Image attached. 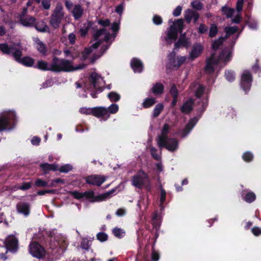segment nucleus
<instances>
[{"instance_id": "f257e3e1", "label": "nucleus", "mask_w": 261, "mask_h": 261, "mask_svg": "<svg viewBox=\"0 0 261 261\" xmlns=\"http://www.w3.org/2000/svg\"><path fill=\"white\" fill-rule=\"evenodd\" d=\"M73 69L71 62L69 60L60 59L56 56L53 57L50 65V71L54 72H69Z\"/></svg>"}, {"instance_id": "f03ea898", "label": "nucleus", "mask_w": 261, "mask_h": 261, "mask_svg": "<svg viewBox=\"0 0 261 261\" xmlns=\"http://www.w3.org/2000/svg\"><path fill=\"white\" fill-rule=\"evenodd\" d=\"M149 182L148 174L142 169L139 170L131 179L132 185L139 189H142L145 185Z\"/></svg>"}, {"instance_id": "7ed1b4c3", "label": "nucleus", "mask_w": 261, "mask_h": 261, "mask_svg": "<svg viewBox=\"0 0 261 261\" xmlns=\"http://www.w3.org/2000/svg\"><path fill=\"white\" fill-rule=\"evenodd\" d=\"M184 29V20L182 19H178L169 28L167 37L166 40H176L178 36V32L181 33Z\"/></svg>"}, {"instance_id": "20e7f679", "label": "nucleus", "mask_w": 261, "mask_h": 261, "mask_svg": "<svg viewBox=\"0 0 261 261\" xmlns=\"http://www.w3.org/2000/svg\"><path fill=\"white\" fill-rule=\"evenodd\" d=\"M29 252L34 257L44 259L47 252L44 247L37 242H33L29 245Z\"/></svg>"}, {"instance_id": "39448f33", "label": "nucleus", "mask_w": 261, "mask_h": 261, "mask_svg": "<svg viewBox=\"0 0 261 261\" xmlns=\"http://www.w3.org/2000/svg\"><path fill=\"white\" fill-rule=\"evenodd\" d=\"M16 116L13 113H9L0 117V132L7 128H12L16 124Z\"/></svg>"}, {"instance_id": "423d86ee", "label": "nucleus", "mask_w": 261, "mask_h": 261, "mask_svg": "<svg viewBox=\"0 0 261 261\" xmlns=\"http://www.w3.org/2000/svg\"><path fill=\"white\" fill-rule=\"evenodd\" d=\"M112 191H109L106 193L100 194L98 196H95L93 191H86L83 192V199L89 200L91 202L101 201L107 198L112 193Z\"/></svg>"}, {"instance_id": "0eeeda50", "label": "nucleus", "mask_w": 261, "mask_h": 261, "mask_svg": "<svg viewBox=\"0 0 261 261\" xmlns=\"http://www.w3.org/2000/svg\"><path fill=\"white\" fill-rule=\"evenodd\" d=\"M253 81V77L251 72L248 70H245L242 74L240 86L245 93L250 90Z\"/></svg>"}, {"instance_id": "6e6552de", "label": "nucleus", "mask_w": 261, "mask_h": 261, "mask_svg": "<svg viewBox=\"0 0 261 261\" xmlns=\"http://www.w3.org/2000/svg\"><path fill=\"white\" fill-rule=\"evenodd\" d=\"M81 112L87 114H91L97 118L107 117L108 111L105 107H95L88 110H82Z\"/></svg>"}, {"instance_id": "1a4fd4ad", "label": "nucleus", "mask_w": 261, "mask_h": 261, "mask_svg": "<svg viewBox=\"0 0 261 261\" xmlns=\"http://www.w3.org/2000/svg\"><path fill=\"white\" fill-rule=\"evenodd\" d=\"M85 180L88 185L100 186L106 181V178L103 175L92 174L85 177Z\"/></svg>"}, {"instance_id": "9d476101", "label": "nucleus", "mask_w": 261, "mask_h": 261, "mask_svg": "<svg viewBox=\"0 0 261 261\" xmlns=\"http://www.w3.org/2000/svg\"><path fill=\"white\" fill-rule=\"evenodd\" d=\"M5 246L7 249L12 252H15L18 249V240L14 236H9L5 240Z\"/></svg>"}, {"instance_id": "9b49d317", "label": "nucleus", "mask_w": 261, "mask_h": 261, "mask_svg": "<svg viewBox=\"0 0 261 261\" xmlns=\"http://www.w3.org/2000/svg\"><path fill=\"white\" fill-rule=\"evenodd\" d=\"M158 145L161 149L165 148L169 151H174L178 148V141L175 138H170L164 141L162 144L158 143Z\"/></svg>"}, {"instance_id": "f8f14e48", "label": "nucleus", "mask_w": 261, "mask_h": 261, "mask_svg": "<svg viewBox=\"0 0 261 261\" xmlns=\"http://www.w3.org/2000/svg\"><path fill=\"white\" fill-rule=\"evenodd\" d=\"M203 49V46L200 43H196L193 45L192 50L190 53V59L194 60L201 54Z\"/></svg>"}, {"instance_id": "ddd939ff", "label": "nucleus", "mask_w": 261, "mask_h": 261, "mask_svg": "<svg viewBox=\"0 0 261 261\" xmlns=\"http://www.w3.org/2000/svg\"><path fill=\"white\" fill-rule=\"evenodd\" d=\"M16 210L18 213L27 217L30 213V205L28 203L20 202L16 205Z\"/></svg>"}, {"instance_id": "4468645a", "label": "nucleus", "mask_w": 261, "mask_h": 261, "mask_svg": "<svg viewBox=\"0 0 261 261\" xmlns=\"http://www.w3.org/2000/svg\"><path fill=\"white\" fill-rule=\"evenodd\" d=\"M36 18L31 15H27L24 18H20L18 23L27 28H33Z\"/></svg>"}, {"instance_id": "2eb2a0df", "label": "nucleus", "mask_w": 261, "mask_h": 261, "mask_svg": "<svg viewBox=\"0 0 261 261\" xmlns=\"http://www.w3.org/2000/svg\"><path fill=\"white\" fill-rule=\"evenodd\" d=\"M194 100L193 98H189L188 100L184 102L180 108V111L182 113L189 114L193 109Z\"/></svg>"}, {"instance_id": "dca6fc26", "label": "nucleus", "mask_w": 261, "mask_h": 261, "mask_svg": "<svg viewBox=\"0 0 261 261\" xmlns=\"http://www.w3.org/2000/svg\"><path fill=\"white\" fill-rule=\"evenodd\" d=\"M130 66L135 72L140 73L143 69V64L139 59L133 58L130 62Z\"/></svg>"}, {"instance_id": "f3484780", "label": "nucleus", "mask_w": 261, "mask_h": 261, "mask_svg": "<svg viewBox=\"0 0 261 261\" xmlns=\"http://www.w3.org/2000/svg\"><path fill=\"white\" fill-rule=\"evenodd\" d=\"M170 126L167 123H165L162 130L161 134L158 137V144H162L164 141H167L168 139V134L169 132Z\"/></svg>"}, {"instance_id": "a211bd4d", "label": "nucleus", "mask_w": 261, "mask_h": 261, "mask_svg": "<svg viewBox=\"0 0 261 261\" xmlns=\"http://www.w3.org/2000/svg\"><path fill=\"white\" fill-rule=\"evenodd\" d=\"M246 190H243L241 192L242 199L247 203H250L256 199V195L253 192L246 193Z\"/></svg>"}, {"instance_id": "6ab92c4d", "label": "nucleus", "mask_w": 261, "mask_h": 261, "mask_svg": "<svg viewBox=\"0 0 261 261\" xmlns=\"http://www.w3.org/2000/svg\"><path fill=\"white\" fill-rule=\"evenodd\" d=\"M33 28H35L39 32H49V27L43 21H37L36 20Z\"/></svg>"}, {"instance_id": "aec40b11", "label": "nucleus", "mask_w": 261, "mask_h": 261, "mask_svg": "<svg viewBox=\"0 0 261 261\" xmlns=\"http://www.w3.org/2000/svg\"><path fill=\"white\" fill-rule=\"evenodd\" d=\"M40 167L45 174H47L50 171H56L58 170V166L54 164L43 163L40 164Z\"/></svg>"}, {"instance_id": "412c9836", "label": "nucleus", "mask_w": 261, "mask_h": 261, "mask_svg": "<svg viewBox=\"0 0 261 261\" xmlns=\"http://www.w3.org/2000/svg\"><path fill=\"white\" fill-rule=\"evenodd\" d=\"M63 17L57 14H53L51 16L50 20V24L54 29L59 28L60 24L61 22V20Z\"/></svg>"}, {"instance_id": "4be33fe9", "label": "nucleus", "mask_w": 261, "mask_h": 261, "mask_svg": "<svg viewBox=\"0 0 261 261\" xmlns=\"http://www.w3.org/2000/svg\"><path fill=\"white\" fill-rule=\"evenodd\" d=\"M100 78V76L95 72H92L90 76L89 80L93 85L94 88L95 89L98 90L100 89V87L98 84V81Z\"/></svg>"}, {"instance_id": "5701e85b", "label": "nucleus", "mask_w": 261, "mask_h": 261, "mask_svg": "<svg viewBox=\"0 0 261 261\" xmlns=\"http://www.w3.org/2000/svg\"><path fill=\"white\" fill-rule=\"evenodd\" d=\"M150 91L154 95H161L164 92V86L161 83H156L153 84Z\"/></svg>"}, {"instance_id": "b1692460", "label": "nucleus", "mask_w": 261, "mask_h": 261, "mask_svg": "<svg viewBox=\"0 0 261 261\" xmlns=\"http://www.w3.org/2000/svg\"><path fill=\"white\" fill-rule=\"evenodd\" d=\"M197 121L198 119L196 117L191 119L189 122L186 125V126L183 130V134L185 135L189 134L197 123Z\"/></svg>"}, {"instance_id": "393cba45", "label": "nucleus", "mask_w": 261, "mask_h": 261, "mask_svg": "<svg viewBox=\"0 0 261 261\" xmlns=\"http://www.w3.org/2000/svg\"><path fill=\"white\" fill-rule=\"evenodd\" d=\"M37 44V50L43 56H46L47 52V47L42 41H40L39 38H37L36 40Z\"/></svg>"}, {"instance_id": "a878e982", "label": "nucleus", "mask_w": 261, "mask_h": 261, "mask_svg": "<svg viewBox=\"0 0 261 261\" xmlns=\"http://www.w3.org/2000/svg\"><path fill=\"white\" fill-rule=\"evenodd\" d=\"M218 64V63L217 62H214L206 59V65L204 68L205 72L208 74L213 73L215 71L214 65H217Z\"/></svg>"}, {"instance_id": "bb28decb", "label": "nucleus", "mask_w": 261, "mask_h": 261, "mask_svg": "<svg viewBox=\"0 0 261 261\" xmlns=\"http://www.w3.org/2000/svg\"><path fill=\"white\" fill-rule=\"evenodd\" d=\"M72 12L74 19L78 20L83 14V9L80 5H75Z\"/></svg>"}, {"instance_id": "cd10ccee", "label": "nucleus", "mask_w": 261, "mask_h": 261, "mask_svg": "<svg viewBox=\"0 0 261 261\" xmlns=\"http://www.w3.org/2000/svg\"><path fill=\"white\" fill-rule=\"evenodd\" d=\"M93 24L94 22L91 20H88L87 23L84 24V26L80 29L81 36L82 37H85Z\"/></svg>"}, {"instance_id": "c85d7f7f", "label": "nucleus", "mask_w": 261, "mask_h": 261, "mask_svg": "<svg viewBox=\"0 0 261 261\" xmlns=\"http://www.w3.org/2000/svg\"><path fill=\"white\" fill-rule=\"evenodd\" d=\"M14 49H15V47L13 46H9L7 43L0 44V50L4 54L10 55L11 53L12 50Z\"/></svg>"}, {"instance_id": "c756f323", "label": "nucleus", "mask_w": 261, "mask_h": 261, "mask_svg": "<svg viewBox=\"0 0 261 261\" xmlns=\"http://www.w3.org/2000/svg\"><path fill=\"white\" fill-rule=\"evenodd\" d=\"M225 38L222 36L219 37L217 39L215 40L212 43V48L213 50H217L220 46L222 45Z\"/></svg>"}, {"instance_id": "7c9ffc66", "label": "nucleus", "mask_w": 261, "mask_h": 261, "mask_svg": "<svg viewBox=\"0 0 261 261\" xmlns=\"http://www.w3.org/2000/svg\"><path fill=\"white\" fill-rule=\"evenodd\" d=\"M190 45V42L188 39L179 38L178 41L175 43V48H179L180 47H188Z\"/></svg>"}, {"instance_id": "2f4dec72", "label": "nucleus", "mask_w": 261, "mask_h": 261, "mask_svg": "<svg viewBox=\"0 0 261 261\" xmlns=\"http://www.w3.org/2000/svg\"><path fill=\"white\" fill-rule=\"evenodd\" d=\"M245 22L250 29L254 30L257 29V22L256 20L252 18L251 16H247V18L245 19Z\"/></svg>"}, {"instance_id": "473e14b6", "label": "nucleus", "mask_w": 261, "mask_h": 261, "mask_svg": "<svg viewBox=\"0 0 261 261\" xmlns=\"http://www.w3.org/2000/svg\"><path fill=\"white\" fill-rule=\"evenodd\" d=\"M35 67L42 71H50V66L48 63L42 60L38 61Z\"/></svg>"}, {"instance_id": "72a5a7b5", "label": "nucleus", "mask_w": 261, "mask_h": 261, "mask_svg": "<svg viewBox=\"0 0 261 261\" xmlns=\"http://www.w3.org/2000/svg\"><path fill=\"white\" fill-rule=\"evenodd\" d=\"M27 67H32L34 63V60L30 57L26 56L22 58L19 63Z\"/></svg>"}, {"instance_id": "f704fd0d", "label": "nucleus", "mask_w": 261, "mask_h": 261, "mask_svg": "<svg viewBox=\"0 0 261 261\" xmlns=\"http://www.w3.org/2000/svg\"><path fill=\"white\" fill-rule=\"evenodd\" d=\"M164 109V105L162 103H158L153 111L152 117L153 118L158 117Z\"/></svg>"}, {"instance_id": "c9c22d12", "label": "nucleus", "mask_w": 261, "mask_h": 261, "mask_svg": "<svg viewBox=\"0 0 261 261\" xmlns=\"http://www.w3.org/2000/svg\"><path fill=\"white\" fill-rule=\"evenodd\" d=\"M155 102L156 100L154 98H146L144 99L142 106L144 108H149L154 105Z\"/></svg>"}, {"instance_id": "e433bc0d", "label": "nucleus", "mask_w": 261, "mask_h": 261, "mask_svg": "<svg viewBox=\"0 0 261 261\" xmlns=\"http://www.w3.org/2000/svg\"><path fill=\"white\" fill-rule=\"evenodd\" d=\"M221 11L224 15L226 16L227 18L231 17L234 13V10L233 9L229 8L226 6L222 7Z\"/></svg>"}, {"instance_id": "4c0bfd02", "label": "nucleus", "mask_w": 261, "mask_h": 261, "mask_svg": "<svg viewBox=\"0 0 261 261\" xmlns=\"http://www.w3.org/2000/svg\"><path fill=\"white\" fill-rule=\"evenodd\" d=\"M218 32V29L217 25L215 23H212L211 24L210 29L209 31L208 36L210 38L215 37L217 34Z\"/></svg>"}, {"instance_id": "58836bf2", "label": "nucleus", "mask_w": 261, "mask_h": 261, "mask_svg": "<svg viewBox=\"0 0 261 261\" xmlns=\"http://www.w3.org/2000/svg\"><path fill=\"white\" fill-rule=\"evenodd\" d=\"M237 27H229L225 28V32L226 33L225 39L227 38L230 35H233L238 31Z\"/></svg>"}, {"instance_id": "ea45409f", "label": "nucleus", "mask_w": 261, "mask_h": 261, "mask_svg": "<svg viewBox=\"0 0 261 261\" xmlns=\"http://www.w3.org/2000/svg\"><path fill=\"white\" fill-rule=\"evenodd\" d=\"M225 77L227 81L232 82L235 80L236 74L233 71L228 70L225 72Z\"/></svg>"}, {"instance_id": "a19ab883", "label": "nucleus", "mask_w": 261, "mask_h": 261, "mask_svg": "<svg viewBox=\"0 0 261 261\" xmlns=\"http://www.w3.org/2000/svg\"><path fill=\"white\" fill-rule=\"evenodd\" d=\"M253 154L250 151H246L242 155V159L245 162H251L253 161Z\"/></svg>"}, {"instance_id": "79ce46f5", "label": "nucleus", "mask_w": 261, "mask_h": 261, "mask_svg": "<svg viewBox=\"0 0 261 261\" xmlns=\"http://www.w3.org/2000/svg\"><path fill=\"white\" fill-rule=\"evenodd\" d=\"M108 115L107 118L109 117V113L111 114H115L118 111L119 107L118 105L115 103L111 104L107 109Z\"/></svg>"}, {"instance_id": "37998d69", "label": "nucleus", "mask_w": 261, "mask_h": 261, "mask_svg": "<svg viewBox=\"0 0 261 261\" xmlns=\"http://www.w3.org/2000/svg\"><path fill=\"white\" fill-rule=\"evenodd\" d=\"M13 50H14V51L12 53V56L14 58L15 61L19 63L22 59L21 58L22 56V51L16 48H15Z\"/></svg>"}, {"instance_id": "c03bdc74", "label": "nucleus", "mask_w": 261, "mask_h": 261, "mask_svg": "<svg viewBox=\"0 0 261 261\" xmlns=\"http://www.w3.org/2000/svg\"><path fill=\"white\" fill-rule=\"evenodd\" d=\"M108 97L112 102H117L119 101L120 98V95L115 92H110L108 95Z\"/></svg>"}, {"instance_id": "a18cd8bd", "label": "nucleus", "mask_w": 261, "mask_h": 261, "mask_svg": "<svg viewBox=\"0 0 261 261\" xmlns=\"http://www.w3.org/2000/svg\"><path fill=\"white\" fill-rule=\"evenodd\" d=\"M34 185L38 188H44L48 186V183L41 178H37L35 181Z\"/></svg>"}, {"instance_id": "49530a36", "label": "nucleus", "mask_w": 261, "mask_h": 261, "mask_svg": "<svg viewBox=\"0 0 261 261\" xmlns=\"http://www.w3.org/2000/svg\"><path fill=\"white\" fill-rule=\"evenodd\" d=\"M113 233L118 238L121 239L124 236L125 232L122 230L118 227H115L113 229Z\"/></svg>"}, {"instance_id": "de8ad7c7", "label": "nucleus", "mask_w": 261, "mask_h": 261, "mask_svg": "<svg viewBox=\"0 0 261 261\" xmlns=\"http://www.w3.org/2000/svg\"><path fill=\"white\" fill-rule=\"evenodd\" d=\"M97 239L101 242H104L108 240V234L103 232H100L96 234Z\"/></svg>"}, {"instance_id": "09e8293b", "label": "nucleus", "mask_w": 261, "mask_h": 261, "mask_svg": "<svg viewBox=\"0 0 261 261\" xmlns=\"http://www.w3.org/2000/svg\"><path fill=\"white\" fill-rule=\"evenodd\" d=\"M72 169V166L70 164H66L63 166H61L58 170L60 172L62 173H68Z\"/></svg>"}, {"instance_id": "8fccbe9b", "label": "nucleus", "mask_w": 261, "mask_h": 261, "mask_svg": "<svg viewBox=\"0 0 261 261\" xmlns=\"http://www.w3.org/2000/svg\"><path fill=\"white\" fill-rule=\"evenodd\" d=\"M150 150V154L153 159L158 161H160L161 159V156L159 154H158L157 149L154 147H151Z\"/></svg>"}, {"instance_id": "3c124183", "label": "nucleus", "mask_w": 261, "mask_h": 261, "mask_svg": "<svg viewBox=\"0 0 261 261\" xmlns=\"http://www.w3.org/2000/svg\"><path fill=\"white\" fill-rule=\"evenodd\" d=\"M151 224L153 228H154L156 230H158V229H159L160 226V223L159 222V220L157 219L156 214L153 216L151 220Z\"/></svg>"}, {"instance_id": "603ef678", "label": "nucleus", "mask_w": 261, "mask_h": 261, "mask_svg": "<svg viewBox=\"0 0 261 261\" xmlns=\"http://www.w3.org/2000/svg\"><path fill=\"white\" fill-rule=\"evenodd\" d=\"M106 29L105 28L100 29L96 31L93 35V38L95 40H97L99 37L102 35L106 34Z\"/></svg>"}, {"instance_id": "864d4df0", "label": "nucleus", "mask_w": 261, "mask_h": 261, "mask_svg": "<svg viewBox=\"0 0 261 261\" xmlns=\"http://www.w3.org/2000/svg\"><path fill=\"white\" fill-rule=\"evenodd\" d=\"M32 186V183L31 182H23L18 187V189L22 191H26L30 189Z\"/></svg>"}, {"instance_id": "5fc2aeb1", "label": "nucleus", "mask_w": 261, "mask_h": 261, "mask_svg": "<svg viewBox=\"0 0 261 261\" xmlns=\"http://www.w3.org/2000/svg\"><path fill=\"white\" fill-rule=\"evenodd\" d=\"M93 49L91 47L85 48L84 51L82 52V58L83 60H86L89 55L92 52Z\"/></svg>"}, {"instance_id": "6e6d98bb", "label": "nucleus", "mask_w": 261, "mask_h": 261, "mask_svg": "<svg viewBox=\"0 0 261 261\" xmlns=\"http://www.w3.org/2000/svg\"><path fill=\"white\" fill-rule=\"evenodd\" d=\"M186 58L185 56H180L177 57L176 64L174 65V67L179 68L186 61Z\"/></svg>"}, {"instance_id": "4d7b16f0", "label": "nucleus", "mask_w": 261, "mask_h": 261, "mask_svg": "<svg viewBox=\"0 0 261 261\" xmlns=\"http://www.w3.org/2000/svg\"><path fill=\"white\" fill-rule=\"evenodd\" d=\"M170 93L172 97H178L179 92L175 84H173L170 90Z\"/></svg>"}, {"instance_id": "13d9d810", "label": "nucleus", "mask_w": 261, "mask_h": 261, "mask_svg": "<svg viewBox=\"0 0 261 261\" xmlns=\"http://www.w3.org/2000/svg\"><path fill=\"white\" fill-rule=\"evenodd\" d=\"M193 10L191 9H187L185 14V18L186 21V22L188 23H190L191 21V20L192 19V14L191 13V12H193Z\"/></svg>"}, {"instance_id": "bf43d9fd", "label": "nucleus", "mask_w": 261, "mask_h": 261, "mask_svg": "<svg viewBox=\"0 0 261 261\" xmlns=\"http://www.w3.org/2000/svg\"><path fill=\"white\" fill-rule=\"evenodd\" d=\"M204 92V87L200 85L198 87V88L197 89L195 92V96L197 98H200L201 96L203 95V93Z\"/></svg>"}, {"instance_id": "052dcab7", "label": "nucleus", "mask_w": 261, "mask_h": 261, "mask_svg": "<svg viewBox=\"0 0 261 261\" xmlns=\"http://www.w3.org/2000/svg\"><path fill=\"white\" fill-rule=\"evenodd\" d=\"M191 6L196 10H200L202 9L203 4L201 2L199 1H193L191 3Z\"/></svg>"}, {"instance_id": "680f3d73", "label": "nucleus", "mask_w": 261, "mask_h": 261, "mask_svg": "<svg viewBox=\"0 0 261 261\" xmlns=\"http://www.w3.org/2000/svg\"><path fill=\"white\" fill-rule=\"evenodd\" d=\"M70 194L76 199L82 200L83 199V192L74 191L71 192Z\"/></svg>"}, {"instance_id": "e2e57ef3", "label": "nucleus", "mask_w": 261, "mask_h": 261, "mask_svg": "<svg viewBox=\"0 0 261 261\" xmlns=\"http://www.w3.org/2000/svg\"><path fill=\"white\" fill-rule=\"evenodd\" d=\"M81 247L83 249H85L86 250H89L90 248L89 241L87 239H84L82 241L81 244Z\"/></svg>"}, {"instance_id": "0e129e2a", "label": "nucleus", "mask_w": 261, "mask_h": 261, "mask_svg": "<svg viewBox=\"0 0 261 261\" xmlns=\"http://www.w3.org/2000/svg\"><path fill=\"white\" fill-rule=\"evenodd\" d=\"M208 31V27L204 23H201L198 28V33L201 34L206 33Z\"/></svg>"}, {"instance_id": "69168bd1", "label": "nucleus", "mask_w": 261, "mask_h": 261, "mask_svg": "<svg viewBox=\"0 0 261 261\" xmlns=\"http://www.w3.org/2000/svg\"><path fill=\"white\" fill-rule=\"evenodd\" d=\"M152 20L153 23L156 25H160L163 22V19L162 17L158 15H155L153 16Z\"/></svg>"}, {"instance_id": "338daca9", "label": "nucleus", "mask_w": 261, "mask_h": 261, "mask_svg": "<svg viewBox=\"0 0 261 261\" xmlns=\"http://www.w3.org/2000/svg\"><path fill=\"white\" fill-rule=\"evenodd\" d=\"M50 0H42L41 5L44 10H48L50 7Z\"/></svg>"}, {"instance_id": "774afa93", "label": "nucleus", "mask_w": 261, "mask_h": 261, "mask_svg": "<svg viewBox=\"0 0 261 261\" xmlns=\"http://www.w3.org/2000/svg\"><path fill=\"white\" fill-rule=\"evenodd\" d=\"M98 23L102 27H108L110 24V21L109 19H100L98 20Z\"/></svg>"}]
</instances>
